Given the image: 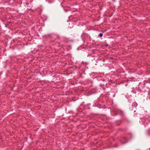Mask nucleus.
<instances>
[{"label":"nucleus","mask_w":150,"mask_h":150,"mask_svg":"<svg viewBox=\"0 0 150 150\" xmlns=\"http://www.w3.org/2000/svg\"><path fill=\"white\" fill-rule=\"evenodd\" d=\"M32 10V9L31 8H30V9H29V10Z\"/></svg>","instance_id":"nucleus-3"},{"label":"nucleus","mask_w":150,"mask_h":150,"mask_svg":"<svg viewBox=\"0 0 150 150\" xmlns=\"http://www.w3.org/2000/svg\"><path fill=\"white\" fill-rule=\"evenodd\" d=\"M99 36L100 37H101L103 36V34L102 33H100L99 35Z\"/></svg>","instance_id":"nucleus-1"},{"label":"nucleus","mask_w":150,"mask_h":150,"mask_svg":"<svg viewBox=\"0 0 150 150\" xmlns=\"http://www.w3.org/2000/svg\"><path fill=\"white\" fill-rule=\"evenodd\" d=\"M26 5H28V3H26Z\"/></svg>","instance_id":"nucleus-2"}]
</instances>
